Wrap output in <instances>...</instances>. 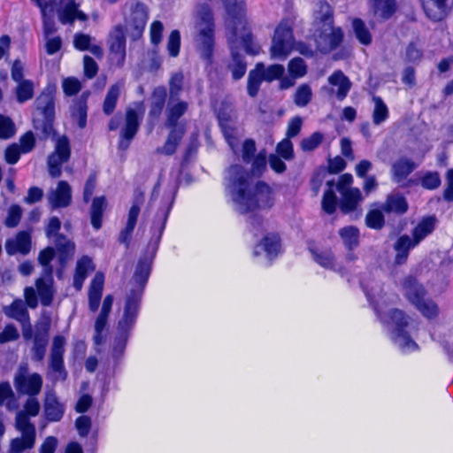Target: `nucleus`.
Masks as SVG:
<instances>
[{
	"instance_id": "44",
	"label": "nucleus",
	"mask_w": 453,
	"mask_h": 453,
	"mask_svg": "<svg viewBox=\"0 0 453 453\" xmlns=\"http://www.w3.org/2000/svg\"><path fill=\"white\" fill-rule=\"evenodd\" d=\"M107 202L104 196L95 197L92 201L90 218L91 225L96 230L102 226V217Z\"/></svg>"
},
{
	"instance_id": "23",
	"label": "nucleus",
	"mask_w": 453,
	"mask_h": 453,
	"mask_svg": "<svg viewBox=\"0 0 453 453\" xmlns=\"http://www.w3.org/2000/svg\"><path fill=\"white\" fill-rule=\"evenodd\" d=\"M112 303L113 296L111 295L106 296L103 301L101 311L96 319L94 326L95 335L93 337V341L96 346L101 345L104 341L103 336V331L105 329L107 326V319L111 311Z\"/></svg>"
},
{
	"instance_id": "51",
	"label": "nucleus",
	"mask_w": 453,
	"mask_h": 453,
	"mask_svg": "<svg viewBox=\"0 0 453 453\" xmlns=\"http://www.w3.org/2000/svg\"><path fill=\"white\" fill-rule=\"evenodd\" d=\"M373 12L383 19H389L395 11V0H380L372 6Z\"/></svg>"
},
{
	"instance_id": "37",
	"label": "nucleus",
	"mask_w": 453,
	"mask_h": 453,
	"mask_svg": "<svg viewBox=\"0 0 453 453\" xmlns=\"http://www.w3.org/2000/svg\"><path fill=\"white\" fill-rule=\"evenodd\" d=\"M95 270L92 259L88 256L81 257L76 264L75 273L73 275V287L81 290L85 279L89 272Z\"/></svg>"
},
{
	"instance_id": "34",
	"label": "nucleus",
	"mask_w": 453,
	"mask_h": 453,
	"mask_svg": "<svg viewBox=\"0 0 453 453\" xmlns=\"http://www.w3.org/2000/svg\"><path fill=\"white\" fill-rule=\"evenodd\" d=\"M342 199L340 202L341 211L344 213L353 211L362 201V194L357 188H349L346 190H340Z\"/></svg>"
},
{
	"instance_id": "1",
	"label": "nucleus",
	"mask_w": 453,
	"mask_h": 453,
	"mask_svg": "<svg viewBox=\"0 0 453 453\" xmlns=\"http://www.w3.org/2000/svg\"><path fill=\"white\" fill-rule=\"evenodd\" d=\"M249 180V173L243 166L231 165L227 170L226 191L235 211L252 213L250 224L258 230L264 219L256 212L271 209L274 204V196L272 188L265 181L259 180L252 186Z\"/></svg>"
},
{
	"instance_id": "57",
	"label": "nucleus",
	"mask_w": 453,
	"mask_h": 453,
	"mask_svg": "<svg viewBox=\"0 0 453 453\" xmlns=\"http://www.w3.org/2000/svg\"><path fill=\"white\" fill-rule=\"evenodd\" d=\"M326 185L329 187V189L326 190L323 196L322 208L326 213L332 214L334 212L336 207V196L332 189L334 181H327Z\"/></svg>"
},
{
	"instance_id": "40",
	"label": "nucleus",
	"mask_w": 453,
	"mask_h": 453,
	"mask_svg": "<svg viewBox=\"0 0 453 453\" xmlns=\"http://www.w3.org/2000/svg\"><path fill=\"white\" fill-rule=\"evenodd\" d=\"M52 282V275L48 278L43 274H42L41 277H39L35 281L37 292L41 299V303L43 306H50L52 303L54 296Z\"/></svg>"
},
{
	"instance_id": "45",
	"label": "nucleus",
	"mask_w": 453,
	"mask_h": 453,
	"mask_svg": "<svg viewBox=\"0 0 453 453\" xmlns=\"http://www.w3.org/2000/svg\"><path fill=\"white\" fill-rule=\"evenodd\" d=\"M263 63H257L254 70H251L248 75L247 91L250 96L255 97L257 96L260 85L264 81V77L261 75Z\"/></svg>"
},
{
	"instance_id": "11",
	"label": "nucleus",
	"mask_w": 453,
	"mask_h": 453,
	"mask_svg": "<svg viewBox=\"0 0 453 453\" xmlns=\"http://www.w3.org/2000/svg\"><path fill=\"white\" fill-rule=\"evenodd\" d=\"M110 57L118 67L124 65L126 59V30L124 26L116 25L108 35Z\"/></svg>"
},
{
	"instance_id": "30",
	"label": "nucleus",
	"mask_w": 453,
	"mask_h": 453,
	"mask_svg": "<svg viewBox=\"0 0 453 453\" xmlns=\"http://www.w3.org/2000/svg\"><path fill=\"white\" fill-rule=\"evenodd\" d=\"M415 162L408 157H402L391 165L392 180L395 183H402L417 168Z\"/></svg>"
},
{
	"instance_id": "22",
	"label": "nucleus",
	"mask_w": 453,
	"mask_h": 453,
	"mask_svg": "<svg viewBox=\"0 0 453 453\" xmlns=\"http://www.w3.org/2000/svg\"><path fill=\"white\" fill-rule=\"evenodd\" d=\"M40 410L41 404L36 395L28 396L23 404V409L16 413L15 425L35 428V425L30 421V417H36Z\"/></svg>"
},
{
	"instance_id": "5",
	"label": "nucleus",
	"mask_w": 453,
	"mask_h": 453,
	"mask_svg": "<svg viewBox=\"0 0 453 453\" xmlns=\"http://www.w3.org/2000/svg\"><path fill=\"white\" fill-rule=\"evenodd\" d=\"M294 49L302 55L312 56V50L306 44L298 42L295 45L292 27L288 21L283 20L275 28L270 48L271 58L284 60Z\"/></svg>"
},
{
	"instance_id": "41",
	"label": "nucleus",
	"mask_w": 453,
	"mask_h": 453,
	"mask_svg": "<svg viewBox=\"0 0 453 453\" xmlns=\"http://www.w3.org/2000/svg\"><path fill=\"white\" fill-rule=\"evenodd\" d=\"M328 81L331 85L338 88L336 92L337 98L340 101L343 100L351 88L349 79L342 71H336L328 77Z\"/></svg>"
},
{
	"instance_id": "7",
	"label": "nucleus",
	"mask_w": 453,
	"mask_h": 453,
	"mask_svg": "<svg viewBox=\"0 0 453 453\" xmlns=\"http://www.w3.org/2000/svg\"><path fill=\"white\" fill-rule=\"evenodd\" d=\"M406 298L422 313L431 319L438 314L437 305L430 299L426 298V292L416 279L408 277L403 284Z\"/></svg>"
},
{
	"instance_id": "6",
	"label": "nucleus",
	"mask_w": 453,
	"mask_h": 453,
	"mask_svg": "<svg viewBox=\"0 0 453 453\" xmlns=\"http://www.w3.org/2000/svg\"><path fill=\"white\" fill-rule=\"evenodd\" d=\"M35 112L33 119L34 128L40 139H48L54 135L53 121L55 117V98L51 92H42L35 101Z\"/></svg>"
},
{
	"instance_id": "47",
	"label": "nucleus",
	"mask_w": 453,
	"mask_h": 453,
	"mask_svg": "<svg viewBox=\"0 0 453 453\" xmlns=\"http://www.w3.org/2000/svg\"><path fill=\"white\" fill-rule=\"evenodd\" d=\"M342 243L349 250H353L359 245V230L354 226H348L339 230Z\"/></svg>"
},
{
	"instance_id": "58",
	"label": "nucleus",
	"mask_w": 453,
	"mask_h": 453,
	"mask_svg": "<svg viewBox=\"0 0 453 453\" xmlns=\"http://www.w3.org/2000/svg\"><path fill=\"white\" fill-rule=\"evenodd\" d=\"M284 71L285 68L282 65H271L265 68V65L263 64L261 75L264 77L265 81L272 82L273 81L280 78L283 75Z\"/></svg>"
},
{
	"instance_id": "10",
	"label": "nucleus",
	"mask_w": 453,
	"mask_h": 453,
	"mask_svg": "<svg viewBox=\"0 0 453 453\" xmlns=\"http://www.w3.org/2000/svg\"><path fill=\"white\" fill-rule=\"evenodd\" d=\"M71 148L67 136L63 135L56 141L54 151L48 157V171L52 178H58L61 175V166L70 158Z\"/></svg>"
},
{
	"instance_id": "63",
	"label": "nucleus",
	"mask_w": 453,
	"mask_h": 453,
	"mask_svg": "<svg viewBox=\"0 0 453 453\" xmlns=\"http://www.w3.org/2000/svg\"><path fill=\"white\" fill-rule=\"evenodd\" d=\"M180 47V34L178 30H173L168 37L167 50L171 57L175 58L179 55Z\"/></svg>"
},
{
	"instance_id": "13",
	"label": "nucleus",
	"mask_w": 453,
	"mask_h": 453,
	"mask_svg": "<svg viewBox=\"0 0 453 453\" xmlns=\"http://www.w3.org/2000/svg\"><path fill=\"white\" fill-rule=\"evenodd\" d=\"M316 31L319 32L316 35V43L318 49L323 53L336 49L342 42L343 33L340 27L327 25V27L317 28Z\"/></svg>"
},
{
	"instance_id": "3",
	"label": "nucleus",
	"mask_w": 453,
	"mask_h": 453,
	"mask_svg": "<svg viewBox=\"0 0 453 453\" xmlns=\"http://www.w3.org/2000/svg\"><path fill=\"white\" fill-rule=\"evenodd\" d=\"M195 42L201 57L211 62L214 46V22L211 8L202 4L195 12Z\"/></svg>"
},
{
	"instance_id": "15",
	"label": "nucleus",
	"mask_w": 453,
	"mask_h": 453,
	"mask_svg": "<svg viewBox=\"0 0 453 453\" xmlns=\"http://www.w3.org/2000/svg\"><path fill=\"white\" fill-rule=\"evenodd\" d=\"M141 291L134 296H127L122 319L119 321L118 329L119 335H127L133 327L140 307Z\"/></svg>"
},
{
	"instance_id": "25",
	"label": "nucleus",
	"mask_w": 453,
	"mask_h": 453,
	"mask_svg": "<svg viewBox=\"0 0 453 453\" xmlns=\"http://www.w3.org/2000/svg\"><path fill=\"white\" fill-rule=\"evenodd\" d=\"M224 2L226 12V26L235 29V24L244 27L245 4L244 0H222Z\"/></svg>"
},
{
	"instance_id": "31",
	"label": "nucleus",
	"mask_w": 453,
	"mask_h": 453,
	"mask_svg": "<svg viewBox=\"0 0 453 453\" xmlns=\"http://www.w3.org/2000/svg\"><path fill=\"white\" fill-rule=\"evenodd\" d=\"M104 275L98 272L94 276L88 288V307L93 312L96 311L102 297Z\"/></svg>"
},
{
	"instance_id": "21",
	"label": "nucleus",
	"mask_w": 453,
	"mask_h": 453,
	"mask_svg": "<svg viewBox=\"0 0 453 453\" xmlns=\"http://www.w3.org/2000/svg\"><path fill=\"white\" fill-rule=\"evenodd\" d=\"M52 209L65 208L72 202V189L65 180H60L55 189H50L47 195Z\"/></svg>"
},
{
	"instance_id": "14",
	"label": "nucleus",
	"mask_w": 453,
	"mask_h": 453,
	"mask_svg": "<svg viewBox=\"0 0 453 453\" xmlns=\"http://www.w3.org/2000/svg\"><path fill=\"white\" fill-rule=\"evenodd\" d=\"M148 15V8L144 4L137 3L133 8L129 18L126 20L125 28L132 40L136 41L142 36Z\"/></svg>"
},
{
	"instance_id": "54",
	"label": "nucleus",
	"mask_w": 453,
	"mask_h": 453,
	"mask_svg": "<svg viewBox=\"0 0 453 453\" xmlns=\"http://www.w3.org/2000/svg\"><path fill=\"white\" fill-rule=\"evenodd\" d=\"M352 27L356 37L362 44L369 45L372 42V35L362 19H354Z\"/></svg>"
},
{
	"instance_id": "42",
	"label": "nucleus",
	"mask_w": 453,
	"mask_h": 453,
	"mask_svg": "<svg viewBox=\"0 0 453 453\" xmlns=\"http://www.w3.org/2000/svg\"><path fill=\"white\" fill-rule=\"evenodd\" d=\"M4 312L8 318L13 319L19 323H23L30 319L27 309L20 299H16L11 305L5 306L4 308Z\"/></svg>"
},
{
	"instance_id": "55",
	"label": "nucleus",
	"mask_w": 453,
	"mask_h": 453,
	"mask_svg": "<svg viewBox=\"0 0 453 453\" xmlns=\"http://www.w3.org/2000/svg\"><path fill=\"white\" fill-rule=\"evenodd\" d=\"M17 100L22 104L34 96V84L31 81L24 80L19 82L16 88Z\"/></svg>"
},
{
	"instance_id": "49",
	"label": "nucleus",
	"mask_w": 453,
	"mask_h": 453,
	"mask_svg": "<svg viewBox=\"0 0 453 453\" xmlns=\"http://www.w3.org/2000/svg\"><path fill=\"white\" fill-rule=\"evenodd\" d=\"M374 109L372 111V122L374 125H380L388 118V109L380 96H373Z\"/></svg>"
},
{
	"instance_id": "24",
	"label": "nucleus",
	"mask_w": 453,
	"mask_h": 453,
	"mask_svg": "<svg viewBox=\"0 0 453 453\" xmlns=\"http://www.w3.org/2000/svg\"><path fill=\"white\" fill-rule=\"evenodd\" d=\"M54 250L58 255V261L62 268L73 259L75 251V244L64 234H58L53 239Z\"/></svg>"
},
{
	"instance_id": "46",
	"label": "nucleus",
	"mask_w": 453,
	"mask_h": 453,
	"mask_svg": "<svg viewBox=\"0 0 453 453\" xmlns=\"http://www.w3.org/2000/svg\"><path fill=\"white\" fill-rule=\"evenodd\" d=\"M170 211V206L166 209L165 211H164L162 215V219L159 220L158 223H154L153 228L157 232V234H154L151 237L150 241L148 243V250L151 253V257H153L158 249V245L161 240V236L163 234V231L165 226V222L168 218V214Z\"/></svg>"
},
{
	"instance_id": "61",
	"label": "nucleus",
	"mask_w": 453,
	"mask_h": 453,
	"mask_svg": "<svg viewBox=\"0 0 453 453\" xmlns=\"http://www.w3.org/2000/svg\"><path fill=\"white\" fill-rule=\"evenodd\" d=\"M13 121L5 116L0 115V139H9L15 134Z\"/></svg>"
},
{
	"instance_id": "8",
	"label": "nucleus",
	"mask_w": 453,
	"mask_h": 453,
	"mask_svg": "<svg viewBox=\"0 0 453 453\" xmlns=\"http://www.w3.org/2000/svg\"><path fill=\"white\" fill-rule=\"evenodd\" d=\"M42 378L37 373H29L27 365H19L14 374L13 384L19 395H37L42 388Z\"/></svg>"
},
{
	"instance_id": "20",
	"label": "nucleus",
	"mask_w": 453,
	"mask_h": 453,
	"mask_svg": "<svg viewBox=\"0 0 453 453\" xmlns=\"http://www.w3.org/2000/svg\"><path fill=\"white\" fill-rule=\"evenodd\" d=\"M57 13L59 21L64 25H72L75 19L87 20V15L79 10L75 0H60Z\"/></svg>"
},
{
	"instance_id": "60",
	"label": "nucleus",
	"mask_w": 453,
	"mask_h": 453,
	"mask_svg": "<svg viewBox=\"0 0 453 453\" xmlns=\"http://www.w3.org/2000/svg\"><path fill=\"white\" fill-rule=\"evenodd\" d=\"M323 134L319 132H315L309 137H306L302 140L301 142V149L303 151H312L316 148L319 147V145L323 141Z\"/></svg>"
},
{
	"instance_id": "17",
	"label": "nucleus",
	"mask_w": 453,
	"mask_h": 453,
	"mask_svg": "<svg viewBox=\"0 0 453 453\" xmlns=\"http://www.w3.org/2000/svg\"><path fill=\"white\" fill-rule=\"evenodd\" d=\"M50 322H41L36 325V330L34 335L32 347V358L36 362L43 360L46 353V348L49 343Z\"/></svg>"
},
{
	"instance_id": "39",
	"label": "nucleus",
	"mask_w": 453,
	"mask_h": 453,
	"mask_svg": "<svg viewBox=\"0 0 453 453\" xmlns=\"http://www.w3.org/2000/svg\"><path fill=\"white\" fill-rule=\"evenodd\" d=\"M280 237L277 234H269L255 247L253 253L257 256L260 254V250H264L269 260H272L280 252Z\"/></svg>"
},
{
	"instance_id": "52",
	"label": "nucleus",
	"mask_w": 453,
	"mask_h": 453,
	"mask_svg": "<svg viewBox=\"0 0 453 453\" xmlns=\"http://www.w3.org/2000/svg\"><path fill=\"white\" fill-rule=\"evenodd\" d=\"M4 404H5L6 408L10 411L17 407L14 401V393L8 381L0 383V405Z\"/></svg>"
},
{
	"instance_id": "19",
	"label": "nucleus",
	"mask_w": 453,
	"mask_h": 453,
	"mask_svg": "<svg viewBox=\"0 0 453 453\" xmlns=\"http://www.w3.org/2000/svg\"><path fill=\"white\" fill-rule=\"evenodd\" d=\"M15 427L21 433V436L11 441L7 453H23L27 449H33L35 444V428L19 426V425H15Z\"/></svg>"
},
{
	"instance_id": "2",
	"label": "nucleus",
	"mask_w": 453,
	"mask_h": 453,
	"mask_svg": "<svg viewBox=\"0 0 453 453\" xmlns=\"http://www.w3.org/2000/svg\"><path fill=\"white\" fill-rule=\"evenodd\" d=\"M188 103L180 99L168 100L165 115L164 126L169 134L163 146L157 148L156 153L172 156L175 153L180 142L186 134V124L180 119L188 111Z\"/></svg>"
},
{
	"instance_id": "38",
	"label": "nucleus",
	"mask_w": 453,
	"mask_h": 453,
	"mask_svg": "<svg viewBox=\"0 0 453 453\" xmlns=\"http://www.w3.org/2000/svg\"><path fill=\"white\" fill-rule=\"evenodd\" d=\"M334 24V12L332 7L326 1H320L314 12V27L317 28L325 27Z\"/></svg>"
},
{
	"instance_id": "35",
	"label": "nucleus",
	"mask_w": 453,
	"mask_h": 453,
	"mask_svg": "<svg viewBox=\"0 0 453 453\" xmlns=\"http://www.w3.org/2000/svg\"><path fill=\"white\" fill-rule=\"evenodd\" d=\"M423 9L426 16L434 20H441L447 14V0H422Z\"/></svg>"
},
{
	"instance_id": "48",
	"label": "nucleus",
	"mask_w": 453,
	"mask_h": 453,
	"mask_svg": "<svg viewBox=\"0 0 453 453\" xmlns=\"http://www.w3.org/2000/svg\"><path fill=\"white\" fill-rule=\"evenodd\" d=\"M55 254L56 252L53 247H47L39 253L38 262L42 266V274L45 277L49 278L52 275L53 267L50 265V262L54 258Z\"/></svg>"
},
{
	"instance_id": "18",
	"label": "nucleus",
	"mask_w": 453,
	"mask_h": 453,
	"mask_svg": "<svg viewBox=\"0 0 453 453\" xmlns=\"http://www.w3.org/2000/svg\"><path fill=\"white\" fill-rule=\"evenodd\" d=\"M89 96V91L83 92L81 96L74 98L69 106L71 121L81 129L85 128L87 126L88 99Z\"/></svg>"
},
{
	"instance_id": "27",
	"label": "nucleus",
	"mask_w": 453,
	"mask_h": 453,
	"mask_svg": "<svg viewBox=\"0 0 453 453\" xmlns=\"http://www.w3.org/2000/svg\"><path fill=\"white\" fill-rule=\"evenodd\" d=\"M417 247L411 237L406 234L400 235L393 244L395 252L394 264L395 265H404L409 257L410 251Z\"/></svg>"
},
{
	"instance_id": "53",
	"label": "nucleus",
	"mask_w": 453,
	"mask_h": 453,
	"mask_svg": "<svg viewBox=\"0 0 453 453\" xmlns=\"http://www.w3.org/2000/svg\"><path fill=\"white\" fill-rule=\"evenodd\" d=\"M383 212L381 207L370 210L365 216V225L370 228L380 230L385 225Z\"/></svg>"
},
{
	"instance_id": "16",
	"label": "nucleus",
	"mask_w": 453,
	"mask_h": 453,
	"mask_svg": "<svg viewBox=\"0 0 453 453\" xmlns=\"http://www.w3.org/2000/svg\"><path fill=\"white\" fill-rule=\"evenodd\" d=\"M140 127V119L137 111L133 108L126 111L125 126L120 131L119 149L126 150L128 149L131 141L134 138Z\"/></svg>"
},
{
	"instance_id": "12",
	"label": "nucleus",
	"mask_w": 453,
	"mask_h": 453,
	"mask_svg": "<svg viewBox=\"0 0 453 453\" xmlns=\"http://www.w3.org/2000/svg\"><path fill=\"white\" fill-rule=\"evenodd\" d=\"M65 339L62 335H57L53 338L50 354V368L54 380H65L67 377V372L64 365Z\"/></svg>"
},
{
	"instance_id": "64",
	"label": "nucleus",
	"mask_w": 453,
	"mask_h": 453,
	"mask_svg": "<svg viewBox=\"0 0 453 453\" xmlns=\"http://www.w3.org/2000/svg\"><path fill=\"white\" fill-rule=\"evenodd\" d=\"M256 151L255 141L253 139H246L242 146V160L246 164H250L256 156Z\"/></svg>"
},
{
	"instance_id": "59",
	"label": "nucleus",
	"mask_w": 453,
	"mask_h": 453,
	"mask_svg": "<svg viewBox=\"0 0 453 453\" xmlns=\"http://www.w3.org/2000/svg\"><path fill=\"white\" fill-rule=\"evenodd\" d=\"M314 260L321 266L327 269H334V256L331 250H324L319 253L312 251Z\"/></svg>"
},
{
	"instance_id": "4",
	"label": "nucleus",
	"mask_w": 453,
	"mask_h": 453,
	"mask_svg": "<svg viewBox=\"0 0 453 453\" xmlns=\"http://www.w3.org/2000/svg\"><path fill=\"white\" fill-rule=\"evenodd\" d=\"M226 28L230 33L228 35V42L232 51V62L228 65V68L231 71L233 79L240 80L246 73L247 65L243 57L237 53L234 48L242 45L245 48L247 53L256 55L259 52V47L250 45L251 35L246 29V20H244V27H242L237 22L234 30L228 26H226Z\"/></svg>"
},
{
	"instance_id": "43",
	"label": "nucleus",
	"mask_w": 453,
	"mask_h": 453,
	"mask_svg": "<svg viewBox=\"0 0 453 453\" xmlns=\"http://www.w3.org/2000/svg\"><path fill=\"white\" fill-rule=\"evenodd\" d=\"M121 88V83H115L109 88L103 103V112L105 115L110 116L114 112L120 96Z\"/></svg>"
},
{
	"instance_id": "29",
	"label": "nucleus",
	"mask_w": 453,
	"mask_h": 453,
	"mask_svg": "<svg viewBox=\"0 0 453 453\" xmlns=\"http://www.w3.org/2000/svg\"><path fill=\"white\" fill-rule=\"evenodd\" d=\"M4 247L8 255L12 256L16 253L27 255L31 249L30 234L26 231L18 233L15 238L6 241Z\"/></svg>"
},
{
	"instance_id": "9",
	"label": "nucleus",
	"mask_w": 453,
	"mask_h": 453,
	"mask_svg": "<svg viewBox=\"0 0 453 453\" xmlns=\"http://www.w3.org/2000/svg\"><path fill=\"white\" fill-rule=\"evenodd\" d=\"M388 316L395 326L392 331V340L395 344L403 352H410L417 349V343L411 340L409 334L404 331V327L407 326L408 322L403 312L395 309L389 311Z\"/></svg>"
},
{
	"instance_id": "36",
	"label": "nucleus",
	"mask_w": 453,
	"mask_h": 453,
	"mask_svg": "<svg viewBox=\"0 0 453 453\" xmlns=\"http://www.w3.org/2000/svg\"><path fill=\"white\" fill-rule=\"evenodd\" d=\"M435 224L436 219L434 216L426 217L418 223L411 232V240L417 246L434 232Z\"/></svg>"
},
{
	"instance_id": "26",
	"label": "nucleus",
	"mask_w": 453,
	"mask_h": 453,
	"mask_svg": "<svg viewBox=\"0 0 453 453\" xmlns=\"http://www.w3.org/2000/svg\"><path fill=\"white\" fill-rule=\"evenodd\" d=\"M43 410L44 415L50 422H58L63 418L65 413V407L58 401L53 390L46 392Z\"/></svg>"
},
{
	"instance_id": "28",
	"label": "nucleus",
	"mask_w": 453,
	"mask_h": 453,
	"mask_svg": "<svg viewBox=\"0 0 453 453\" xmlns=\"http://www.w3.org/2000/svg\"><path fill=\"white\" fill-rule=\"evenodd\" d=\"M150 271L151 263L150 261L140 260L138 262L133 276L134 286L130 289L127 296H134L138 291H141V297L142 296L143 289L150 274Z\"/></svg>"
},
{
	"instance_id": "62",
	"label": "nucleus",
	"mask_w": 453,
	"mask_h": 453,
	"mask_svg": "<svg viewBox=\"0 0 453 453\" xmlns=\"http://www.w3.org/2000/svg\"><path fill=\"white\" fill-rule=\"evenodd\" d=\"M288 72L294 78L303 77L306 73V65L303 58H295L288 63Z\"/></svg>"
},
{
	"instance_id": "50",
	"label": "nucleus",
	"mask_w": 453,
	"mask_h": 453,
	"mask_svg": "<svg viewBox=\"0 0 453 453\" xmlns=\"http://www.w3.org/2000/svg\"><path fill=\"white\" fill-rule=\"evenodd\" d=\"M184 75L182 72H177L172 74L169 81V99H180V95L183 90Z\"/></svg>"
},
{
	"instance_id": "56",
	"label": "nucleus",
	"mask_w": 453,
	"mask_h": 453,
	"mask_svg": "<svg viewBox=\"0 0 453 453\" xmlns=\"http://www.w3.org/2000/svg\"><path fill=\"white\" fill-rule=\"evenodd\" d=\"M312 91L308 84L299 86L294 95V103L299 107L306 106L311 100Z\"/></svg>"
},
{
	"instance_id": "33",
	"label": "nucleus",
	"mask_w": 453,
	"mask_h": 453,
	"mask_svg": "<svg viewBox=\"0 0 453 453\" xmlns=\"http://www.w3.org/2000/svg\"><path fill=\"white\" fill-rule=\"evenodd\" d=\"M385 213L404 214L408 211V203L403 196L395 193L387 196L386 201L380 205Z\"/></svg>"
},
{
	"instance_id": "32",
	"label": "nucleus",
	"mask_w": 453,
	"mask_h": 453,
	"mask_svg": "<svg viewBox=\"0 0 453 453\" xmlns=\"http://www.w3.org/2000/svg\"><path fill=\"white\" fill-rule=\"evenodd\" d=\"M166 88L163 86H158L154 88L149 111V118L153 120L158 119L165 105L166 100Z\"/></svg>"
}]
</instances>
